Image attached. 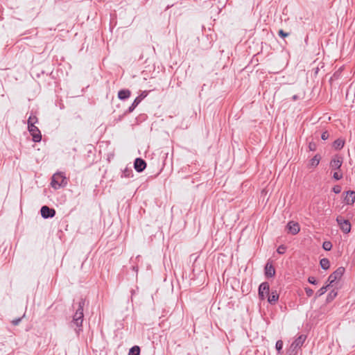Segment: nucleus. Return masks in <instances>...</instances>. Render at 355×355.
<instances>
[{
	"label": "nucleus",
	"mask_w": 355,
	"mask_h": 355,
	"mask_svg": "<svg viewBox=\"0 0 355 355\" xmlns=\"http://www.w3.org/2000/svg\"><path fill=\"white\" fill-rule=\"evenodd\" d=\"M85 305V299L81 297L78 302V307L76 309L75 313L73 315V319L71 322L72 325H75L78 329H76V332L79 333L82 331L83 322V310L84 306Z\"/></svg>",
	"instance_id": "obj_1"
},
{
	"label": "nucleus",
	"mask_w": 355,
	"mask_h": 355,
	"mask_svg": "<svg viewBox=\"0 0 355 355\" xmlns=\"http://www.w3.org/2000/svg\"><path fill=\"white\" fill-rule=\"evenodd\" d=\"M67 180L63 173H56L52 176L51 185L55 189L64 187Z\"/></svg>",
	"instance_id": "obj_2"
},
{
	"label": "nucleus",
	"mask_w": 355,
	"mask_h": 355,
	"mask_svg": "<svg viewBox=\"0 0 355 355\" xmlns=\"http://www.w3.org/2000/svg\"><path fill=\"white\" fill-rule=\"evenodd\" d=\"M306 339V336L304 334H301L296 338L291 345L288 355H297L298 350L302 347Z\"/></svg>",
	"instance_id": "obj_3"
},
{
	"label": "nucleus",
	"mask_w": 355,
	"mask_h": 355,
	"mask_svg": "<svg viewBox=\"0 0 355 355\" xmlns=\"http://www.w3.org/2000/svg\"><path fill=\"white\" fill-rule=\"evenodd\" d=\"M336 222L344 234L350 232L352 225L349 220L345 219L342 216H338L336 217Z\"/></svg>",
	"instance_id": "obj_4"
},
{
	"label": "nucleus",
	"mask_w": 355,
	"mask_h": 355,
	"mask_svg": "<svg viewBox=\"0 0 355 355\" xmlns=\"http://www.w3.org/2000/svg\"><path fill=\"white\" fill-rule=\"evenodd\" d=\"M345 269L344 267L338 268L334 272H332L328 277L329 285L331 286L335 281L339 280L343 277Z\"/></svg>",
	"instance_id": "obj_5"
},
{
	"label": "nucleus",
	"mask_w": 355,
	"mask_h": 355,
	"mask_svg": "<svg viewBox=\"0 0 355 355\" xmlns=\"http://www.w3.org/2000/svg\"><path fill=\"white\" fill-rule=\"evenodd\" d=\"M28 130L33 137V141L35 143L42 140V134L39 128L35 125H28Z\"/></svg>",
	"instance_id": "obj_6"
},
{
	"label": "nucleus",
	"mask_w": 355,
	"mask_h": 355,
	"mask_svg": "<svg viewBox=\"0 0 355 355\" xmlns=\"http://www.w3.org/2000/svg\"><path fill=\"white\" fill-rule=\"evenodd\" d=\"M270 293V285L267 282L261 283L259 286L258 295L261 300H264Z\"/></svg>",
	"instance_id": "obj_7"
},
{
	"label": "nucleus",
	"mask_w": 355,
	"mask_h": 355,
	"mask_svg": "<svg viewBox=\"0 0 355 355\" xmlns=\"http://www.w3.org/2000/svg\"><path fill=\"white\" fill-rule=\"evenodd\" d=\"M40 213L42 218H50L55 216L56 211L54 209L50 208L46 205H44L40 209Z\"/></svg>",
	"instance_id": "obj_8"
},
{
	"label": "nucleus",
	"mask_w": 355,
	"mask_h": 355,
	"mask_svg": "<svg viewBox=\"0 0 355 355\" xmlns=\"http://www.w3.org/2000/svg\"><path fill=\"white\" fill-rule=\"evenodd\" d=\"M343 164V157L338 155L333 157L330 162V167L333 170L340 169Z\"/></svg>",
	"instance_id": "obj_9"
},
{
	"label": "nucleus",
	"mask_w": 355,
	"mask_h": 355,
	"mask_svg": "<svg viewBox=\"0 0 355 355\" xmlns=\"http://www.w3.org/2000/svg\"><path fill=\"white\" fill-rule=\"evenodd\" d=\"M264 274L267 278L273 277L275 275V268L270 261L265 266Z\"/></svg>",
	"instance_id": "obj_10"
},
{
	"label": "nucleus",
	"mask_w": 355,
	"mask_h": 355,
	"mask_svg": "<svg viewBox=\"0 0 355 355\" xmlns=\"http://www.w3.org/2000/svg\"><path fill=\"white\" fill-rule=\"evenodd\" d=\"M146 162H145L144 159H143L140 157L135 159V160L134 162V168L137 172L141 173V172L144 171V169L146 168Z\"/></svg>",
	"instance_id": "obj_11"
},
{
	"label": "nucleus",
	"mask_w": 355,
	"mask_h": 355,
	"mask_svg": "<svg viewBox=\"0 0 355 355\" xmlns=\"http://www.w3.org/2000/svg\"><path fill=\"white\" fill-rule=\"evenodd\" d=\"M286 227L293 235L297 234L300 230L299 223L293 220L288 223Z\"/></svg>",
	"instance_id": "obj_12"
},
{
	"label": "nucleus",
	"mask_w": 355,
	"mask_h": 355,
	"mask_svg": "<svg viewBox=\"0 0 355 355\" xmlns=\"http://www.w3.org/2000/svg\"><path fill=\"white\" fill-rule=\"evenodd\" d=\"M279 295L278 292L276 290H272L267 296L268 303L272 305L275 304L279 300Z\"/></svg>",
	"instance_id": "obj_13"
},
{
	"label": "nucleus",
	"mask_w": 355,
	"mask_h": 355,
	"mask_svg": "<svg viewBox=\"0 0 355 355\" xmlns=\"http://www.w3.org/2000/svg\"><path fill=\"white\" fill-rule=\"evenodd\" d=\"M344 201L347 205H353L355 202V191L351 190L347 191Z\"/></svg>",
	"instance_id": "obj_14"
},
{
	"label": "nucleus",
	"mask_w": 355,
	"mask_h": 355,
	"mask_svg": "<svg viewBox=\"0 0 355 355\" xmlns=\"http://www.w3.org/2000/svg\"><path fill=\"white\" fill-rule=\"evenodd\" d=\"M131 95L130 90L125 89H121L118 92V98L120 100L125 101L130 98Z\"/></svg>",
	"instance_id": "obj_15"
},
{
	"label": "nucleus",
	"mask_w": 355,
	"mask_h": 355,
	"mask_svg": "<svg viewBox=\"0 0 355 355\" xmlns=\"http://www.w3.org/2000/svg\"><path fill=\"white\" fill-rule=\"evenodd\" d=\"M141 101V98L136 97V98L134 100L132 105L125 112L124 114H127L132 112L136 108V107L140 103Z\"/></svg>",
	"instance_id": "obj_16"
},
{
	"label": "nucleus",
	"mask_w": 355,
	"mask_h": 355,
	"mask_svg": "<svg viewBox=\"0 0 355 355\" xmlns=\"http://www.w3.org/2000/svg\"><path fill=\"white\" fill-rule=\"evenodd\" d=\"M345 144V141L341 139H337L333 143V147L336 150H340L343 148Z\"/></svg>",
	"instance_id": "obj_17"
},
{
	"label": "nucleus",
	"mask_w": 355,
	"mask_h": 355,
	"mask_svg": "<svg viewBox=\"0 0 355 355\" xmlns=\"http://www.w3.org/2000/svg\"><path fill=\"white\" fill-rule=\"evenodd\" d=\"M320 159H321V157H320V155H318V154L315 155L310 160V163H309L310 166H311V167H316L319 164Z\"/></svg>",
	"instance_id": "obj_18"
},
{
	"label": "nucleus",
	"mask_w": 355,
	"mask_h": 355,
	"mask_svg": "<svg viewBox=\"0 0 355 355\" xmlns=\"http://www.w3.org/2000/svg\"><path fill=\"white\" fill-rule=\"evenodd\" d=\"M133 175V171L131 168L126 167L123 171L121 175V178H130Z\"/></svg>",
	"instance_id": "obj_19"
},
{
	"label": "nucleus",
	"mask_w": 355,
	"mask_h": 355,
	"mask_svg": "<svg viewBox=\"0 0 355 355\" xmlns=\"http://www.w3.org/2000/svg\"><path fill=\"white\" fill-rule=\"evenodd\" d=\"M320 265L323 270H327L330 267V262L327 258H323L320 261Z\"/></svg>",
	"instance_id": "obj_20"
},
{
	"label": "nucleus",
	"mask_w": 355,
	"mask_h": 355,
	"mask_svg": "<svg viewBox=\"0 0 355 355\" xmlns=\"http://www.w3.org/2000/svg\"><path fill=\"white\" fill-rule=\"evenodd\" d=\"M140 347L137 345H135L130 349L128 355H140Z\"/></svg>",
	"instance_id": "obj_21"
},
{
	"label": "nucleus",
	"mask_w": 355,
	"mask_h": 355,
	"mask_svg": "<svg viewBox=\"0 0 355 355\" xmlns=\"http://www.w3.org/2000/svg\"><path fill=\"white\" fill-rule=\"evenodd\" d=\"M329 286V284H327L325 286H322L315 293V298L322 296L323 294H324L327 292V288Z\"/></svg>",
	"instance_id": "obj_22"
},
{
	"label": "nucleus",
	"mask_w": 355,
	"mask_h": 355,
	"mask_svg": "<svg viewBox=\"0 0 355 355\" xmlns=\"http://www.w3.org/2000/svg\"><path fill=\"white\" fill-rule=\"evenodd\" d=\"M38 122V119L37 117L35 116V115H33L31 114L28 119V125H31V123L32 125H35V123H37Z\"/></svg>",
	"instance_id": "obj_23"
},
{
	"label": "nucleus",
	"mask_w": 355,
	"mask_h": 355,
	"mask_svg": "<svg viewBox=\"0 0 355 355\" xmlns=\"http://www.w3.org/2000/svg\"><path fill=\"white\" fill-rule=\"evenodd\" d=\"M337 292L334 290L331 291L327 297V302H329L332 301L337 296Z\"/></svg>",
	"instance_id": "obj_24"
},
{
	"label": "nucleus",
	"mask_w": 355,
	"mask_h": 355,
	"mask_svg": "<svg viewBox=\"0 0 355 355\" xmlns=\"http://www.w3.org/2000/svg\"><path fill=\"white\" fill-rule=\"evenodd\" d=\"M322 248L326 251H329L332 248V244L330 241H324L322 244Z\"/></svg>",
	"instance_id": "obj_25"
},
{
	"label": "nucleus",
	"mask_w": 355,
	"mask_h": 355,
	"mask_svg": "<svg viewBox=\"0 0 355 355\" xmlns=\"http://www.w3.org/2000/svg\"><path fill=\"white\" fill-rule=\"evenodd\" d=\"M275 347H276V349L278 352V353H281V351L282 350V348H283L282 340H277L276 343V345H275Z\"/></svg>",
	"instance_id": "obj_26"
},
{
	"label": "nucleus",
	"mask_w": 355,
	"mask_h": 355,
	"mask_svg": "<svg viewBox=\"0 0 355 355\" xmlns=\"http://www.w3.org/2000/svg\"><path fill=\"white\" fill-rule=\"evenodd\" d=\"M286 247L284 245H281L278 247L277 252L278 254H283L285 253Z\"/></svg>",
	"instance_id": "obj_27"
},
{
	"label": "nucleus",
	"mask_w": 355,
	"mask_h": 355,
	"mask_svg": "<svg viewBox=\"0 0 355 355\" xmlns=\"http://www.w3.org/2000/svg\"><path fill=\"white\" fill-rule=\"evenodd\" d=\"M309 149L311 151H315L317 149V144L314 141H310L309 144Z\"/></svg>",
	"instance_id": "obj_28"
},
{
	"label": "nucleus",
	"mask_w": 355,
	"mask_h": 355,
	"mask_svg": "<svg viewBox=\"0 0 355 355\" xmlns=\"http://www.w3.org/2000/svg\"><path fill=\"white\" fill-rule=\"evenodd\" d=\"M333 178L336 180H339L343 178V173H338V172H335L333 174Z\"/></svg>",
	"instance_id": "obj_29"
},
{
	"label": "nucleus",
	"mask_w": 355,
	"mask_h": 355,
	"mask_svg": "<svg viewBox=\"0 0 355 355\" xmlns=\"http://www.w3.org/2000/svg\"><path fill=\"white\" fill-rule=\"evenodd\" d=\"M278 35L280 37H282V38H284L287 36L289 35V33H286L284 32L282 29H280L279 31H278Z\"/></svg>",
	"instance_id": "obj_30"
},
{
	"label": "nucleus",
	"mask_w": 355,
	"mask_h": 355,
	"mask_svg": "<svg viewBox=\"0 0 355 355\" xmlns=\"http://www.w3.org/2000/svg\"><path fill=\"white\" fill-rule=\"evenodd\" d=\"M341 190H342V188L340 185H335L333 189H332V191L335 193H340L341 192Z\"/></svg>",
	"instance_id": "obj_31"
},
{
	"label": "nucleus",
	"mask_w": 355,
	"mask_h": 355,
	"mask_svg": "<svg viewBox=\"0 0 355 355\" xmlns=\"http://www.w3.org/2000/svg\"><path fill=\"white\" fill-rule=\"evenodd\" d=\"M329 137V132L327 131H324L321 135V139L322 140H327Z\"/></svg>",
	"instance_id": "obj_32"
},
{
	"label": "nucleus",
	"mask_w": 355,
	"mask_h": 355,
	"mask_svg": "<svg viewBox=\"0 0 355 355\" xmlns=\"http://www.w3.org/2000/svg\"><path fill=\"white\" fill-rule=\"evenodd\" d=\"M305 292L308 297H311L313 294V291L310 288H305Z\"/></svg>",
	"instance_id": "obj_33"
},
{
	"label": "nucleus",
	"mask_w": 355,
	"mask_h": 355,
	"mask_svg": "<svg viewBox=\"0 0 355 355\" xmlns=\"http://www.w3.org/2000/svg\"><path fill=\"white\" fill-rule=\"evenodd\" d=\"M308 282L311 284H317L318 282L316 280V279L314 277H309L308 278Z\"/></svg>",
	"instance_id": "obj_34"
},
{
	"label": "nucleus",
	"mask_w": 355,
	"mask_h": 355,
	"mask_svg": "<svg viewBox=\"0 0 355 355\" xmlns=\"http://www.w3.org/2000/svg\"><path fill=\"white\" fill-rule=\"evenodd\" d=\"M148 92L146 91L143 92L137 98H141V101L147 96Z\"/></svg>",
	"instance_id": "obj_35"
},
{
	"label": "nucleus",
	"mask_w": 355,
	"mask_h": 355,
	"mask_svg": "<svg viewBox=\"0 0 355 355\" xmlns=\"http://www.w3.org/2000/svg\"><path fill=\"white\" fill-rule=\"evenodd\" d=\"M21 320V318H17V319H15L12 321V324L14 325H17L20 321Z\"/></svg>",
	"instance_id": "obj_36"
},
{
	"label": "nucleus",
	"mask_w": 355,
	"mask_h": 355,
	"mask_svg": "<svg viewBox=\"0 0 355 355\" xmlns=\"http://www.w3.org/2000/svg\"><path fill=\"white\" fill-rule=\"evenodd\" d=\"M130 292H131V295H135V291L134 289H132V290L130 291ZM131 297H132V296H131Z\"/></svg>",
	"instance_id": "obj_37"
},
{
	"label": "nucleus",
	"mask_w": 355,
	"mask_h": 355,
	"mask_svg": "<svg viewBox=\"0 0 355 355\" xmlns=\"http://www.w3.org/2000/svg\"><path fill=\"white\" fill-rule=\"evenodd\" d=\"M294 101L297 100L298 98V96L297 95H294L292 98Z\"/></svg>",
	"instance_id": "obj_38"
}]
</instances>
